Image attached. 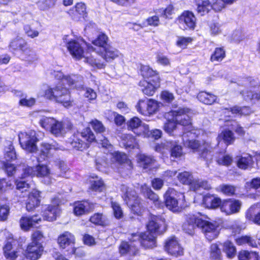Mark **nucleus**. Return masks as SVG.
<instances>
[{
    "instance_id": "obj_34",
    "label": "nucleus",
    "mask_w": 260,
    "mask_h": 260,
    "mask_svg": "<svg viewBox=\"0 0 260 260\" xmlns=\"http://www.w3.org/2000/svg\"><path fill=\"white\" fill-rule=\"evenodd\" d=\"M89 204L88 202H77L74 204V213L77 216H80L88 212Z\"/></svg>"
},
{
    "instance_id": "obj_37",
    "label": "nucleus",
    "mask_w": 260,
    "mask_h": 260,
    "mask_svg": "<svg viewBox=\"0 0 260 260\" xmlns=\"http://www.w3.org/2000/svg\"><path fill=\"white\" fill-rule=\"evenodd\" d=\"M141 74L144 79L149 80L154 79L155 77H158L156 71H153L147 66H142L140 69Z\"/></svg>"
},
{
    "instance_id": "obj_48",
    "label": "nucleus",
    "mask_w": 260,
    "mask_h": 260,
    "mask_svg": "<svg viewBox=\"0 0 260 260\" xmlns=\"http://www.w3.org/2000/svg\"><path fill=\"white\" fill-rule=\"evenodd\" d=\"M238 258L239 260H257L258 254L255 252L243 250L239 252Z\"/></svg>"
},
{
    "instance_id": "obj_35",
    "label": "nucleus",
    "mask_w": 260,
    "mask_h": 260,
    "mask_svg": "<svg viewBox=\"0 0 260 260\" xmlns=\"http://www.w3.org/2000/svg\"><path fill=\"white\" fill-rule=\"evenodd\" d=\"M197 10L201 15L208 13L212 9L211 3L209 0H196Z\"/></svg>"
},
{
    "instance_id": "obj_49",
    "label": "nucleus",
    "mask_w": 260,
    "mask_h": 260,
    "mask_svg": "<svg viewBox=\"0 0 260 260\" xmlns=\"http://www.w3.org/2000/svg\"><path fill=\"white\" fill-rule=\"evenodd\" d=\"M162 104L154 100H148L147 108L148 111V115H150L155 113L158 111L160 106Z\"/></svg>"
},
{
    "instance_id": "obj_29",
    "label": "nucleus",
    "mask_w": 260,
    "mask_h": 260,
    "mask_svg": "<svg viewBox=\"0 0 260 260\" xmlns=\"http://www.w3.org/2000/svg\"><path fill=\"white\" fill-rule=\"evenodd\" d=\"M203 203L207 208L214 209L221 206L222 202L220 199L210 194H207L204 197Z\"/></svg>"
},
{
    "instance_id": "obj_4",
    "label": "nucleus",
    "mask_w": 260,
    "mask_h": 260,
    "mask_svg": "<svg viewBox=\"0 0 260 260\" xmlns=\"http://www.w3.org/2000/svg\"><path fill=\"white\" fill-rule=\"evenodd\" d=\"M95 140L94 134L89 128H86L81 133L74 134L68 140V143L77 150H82L88 147V144L85 142H92Z\"/></svg>"
},
{
    "instance_id": "obj_63",
    "label": "nucleus",
    "mask_w": 260,
    "mask_h": 260,
    "mask_svg": "<svg viewBox=\"0 0 260 260\" xmlns=\"http://www.w3.org/2000/svg\"><path fill=\"white\" fill-rule=\"evenodd\" d=\"M24 55V58L29 62H33L38 59L36 54L29 48H27L23 53Z\"/></svg>"
},
{
    "instance_id": "obj_11",
    "label": "nucleus",
    "mask_w": 260,
    "mask_h": 260,
    "mask_svg": "<svg viewBox=\"0 0 260 260\" xmlns=\"http://www.w3.org/2000/svg\"><path fill=\"white\" fill-rule=\"evenodd\" d=\"M169 114L173 117L178 124L191 127V117L192 112L187 108H179L176 110L172 111Z\"/></svg>"
},
{
    "instance_id": "obj_25",
    "label": "nucleus",
    "mask_w": 260,
    "mask_h": 260,
    "mask_svg": "<svg viewBox=\"0 0 260 260\" xmlns=\"http://www.w3.org/2000/svg\"><path fill=\"white\" fill-rule=\"evenodd\" d=\"M41 221V218L38 215H34L30 217H22L19 221L20 226L23 231H28L36 224Z\"/></svg>"
},
{
    "instance_id": "obj_44",
    "label": "nucleus",
    "mask_w": 260,
    "mask_h": 260,
    "mask_svg": "<svg viewBox=\"0 0 260 260\" xmlns=\"http://www.w3.org/2000/svg\"><path fill=\"white\" fill-rule=\"evenodd\" d=\"M17 96H19L20 99L19 102L20 106L30 107L34 105L36 102V100L32 98H26L25 96L22 94L20 91L17 92Z\"/></svg>"
},
{
    "instance_id": "obj_20",
    "label": "nucleus",
    "mask_w": 260,
    "mask_h": 260,
    "mask_svg": "<svg viewBox=\"0 0 260 260\" xmlns=\"http://www.w3.org/2000/svg\"><path fill=\"white\" fill-rule=\"evenodd\" d=\"M201 220V219L197 215H186L185 221L182 225L183 231L189 235L192 234L197 227L200 228Z\"/></svg>"
},
{
    "instance_id": "obj_64",
    "label": "nucleus",
    "mask_w": 260,
    "mask_h": 260,
    "mask_svg": "<svg viewBox=\"0 0 260 260\" xmlns=\"http://www.w3.org/2000/svg\"><path fill=\"white\" fill-rule=\"evenodd\" d=\"M232 161V157L229 155H220L217 159V163L223 166H229Z\"/></svg>"
},
{
    "instance_id": "obj_21",
    "label": "nucleus",
    "mask_w": 260,
    "mask_h": 260,
    "mask_svg": "<svg viewBox=\"0 0 260 260\" xmlns=\"http://www.w3.org/2000/svg\"><path fill=\"white\" fill-rule=\"evenodd\" d=\"M165 249L169 254L176 256L182 255L183 254V248L175 237L170 238L166 241Z\"/></svg>"
},
{
    "instance_id": "obj_23",
    "label": "nucleus",
    "mask_w": 260,
    "mask_h": 260,
    "mask_svg": "<svg viewBox=\"0 0 260 260\" xmlns=\"http://www.w3.org/2000/svg\"><path fill=\"white\" fill-rule=\"evenodd\" d=\"M44 250L42 244H29L25 252L26 258L30 260H37L40 258Z\"/></svg>"
},
{
    "instance_id": "obj_16",
    "label": "nucleus",
    "mask_w": 260,
    "mask_h": 260,
    "mask_svg": "<svg viewBox=\"0 0 260 260\" xmlns=\"http://www.w3.org/2000/svg\"><path fill=\"white\" fill-rule=\"evenodd\" d=\"M171 149V155L175 158L180 157L183 155L182 147L177 145L176 142L167 141L164 143L156 145L155 150L156 151L164 153L165 149Z\"/></svg>"
},
{
    "instance_id": "obj_36",
    "label": "nucleus",
    "mask_w": 260,
    "mask_h": 260,
    "mask_svg": "<svg viewBox=\"0 0 260 260\" xmlns=\"http://www.w3.org/2000/svg\"><path fill=\"white\" fill-rule=\"evenodd\" d=\"M197 98L200 102L207 105L213 104L216 100V96L214 95L204 91L199 92Z\"/></svg>"
},
{
    "instance_id": "obj_5",
    "label": "nucleus",
    "mask_w": 260,
    "mask_h": 260,
    "mask_svg": "<svg viewBox=\"0 0 260 260\" xmlns=\"http://www.w3.org/2000/svg\"><path fill=\"white\" fill-rule=\"evenodd\" d=\"M121 191L123 194L122 197L131 211L135 214L140 215L144 211V207L136 191L125 185L121 186Z\"/></svg>"
},
{
    "instance_id": "obj_10",
    "label": "nucleus",
    "mask_w": 260,
    "mask_h": 260,
    "mask_svg": "<svg viewBox=\"0 0 260 260\" xmlns=\"http://www.w3.org/2000/svg\"><path fill=\"white\" fill-rule=\"evenodd\" d=\"M128 239L131 241H140L141 246L146 249L152 248L156 246V236L148 232L141 234H132Z\"/></svg>"
},
{
    "instance_id": "obj_47",
    "label": "nucleus",
    "mask_w": 260,
    "mask_h": 260,
    "mask_svg": "<svg viewBox=\"0 0 260 260\" xmlns=\"http://www.w3.org/2000/svg\"><path fill=\"white\" fill-rule=\"evenodd\" d=\"M35 169L36 176L38 177H48L50 174V170L46 165H39Z\"/></svg>"
},
{
    "instance_id": "obj_53",
    "label": "nucleus",
    "mask_w": 260,
    "mask_h": 260,
    "mask_svg": "<svg viewBox=\"0 0 260 260\" xmlns=\"http://www.w3.org/2000/svg\"><path fill=\"white\" fill-rule=\"evenodd\" d=\"M123 141V144L128 148H134L137 143L135 138L132 135L129 134H123L121 136Z\"/></svg>"
},
{
    "instance_id": "obj_56",
    "label": "nucleus",
    "mask_w": 260,
    "mask_h": 260,
    "mask_svg": "<svg viewBox=\"0 0 260 260\" xmlns=\"http://www.w3.org/2000/svg\"><path fill=\"white\" fill-rule=\"evenodd\" d=\"M90 221L94 224L104 225L106 224V218L102 214L97 213L90 217Z\"/></svg>"
},
{
    "instance_id": "obj_51",
    "label": "nucleus",
    "mask_w": 260,
    "mask_h": 260,
    "mask_svg": "<svg viewBox=\"0 0 260 260\" xmlns=\"http://www.w3.org/2000/svg\"><path fill=\"white\" fill-rule=\"evenodd\" d=\"M223 250L226 253L229 258L233 257L236 254V248L230 241H227L223 243Z\"/></svg>"
},
{
    "instance_id": "obj_6",
    "label": "nucleus",
    "mask_w": 260,
    "mask_h": 260,
    "mask_svg": "<svg viewBox=\"0 0 260 260\" xmlns=\"http://www.w3.org/2000/svg\"><path fill=\"white\" fill-rule=\"evenodd\" d=\"M18 138L21 147L23 149L30 152H34L37 150L36 143L38 139L35 131L21 132L19 134Z\"/></svg>"
},
{
    "instance_id": "obj_40",
    "label": "nucleus",
    "mask_w": 260,
    "mask_h": 260,
    "mask_svg": "<svg viewBox=\"0 0 260 260\" xmlns=\"http://www.w3.org/2000/svg\"><path fill=\"white\" fill-rule=\"evenodd\" d=\"M251 110L248 107H243L242 108L239 107L237 106L234 107L231 110L226 109L225 111V114H228V116H231L229 115V113L232 114H239L241 115H247L251 113Z\"/></svg>"
},
{
    "instance_id": "obj_28",
    "label": "nucleus",
    "mask_w": 260,
    "mask_h": 260,
    "mask_svg": "<svg viewBox=\"0 0 260 260\" xmlns=\"http://www.w3.org/2000/svg\"><path fill=\"white\" fill-rule=\"evenodd\" d=\"M66 126H67L68 128H71L70 123H62V122L55 119L54 122H53V124L52 125L49 131L51 134L56 136H62L66 133Z\"/></svg>"
},
{
    "instance_id": "obj_54",
    "label": "nucleus",
    "mask_w": 260,
    "mask_h": 260,
    "mask_svg": "<svg viewBox=\"0 0 260 260\" xmlns=\"http://www.w3.org/2000/svg\"><path fill=\"white\" fill-rule=\"evenodd\" d=\"M148 100H140L137 105L136 108L137 111L141 114L144 116L148 115V111L147 108Z\"/></svg>"
},
{
    "instance_id": "obj_18",
    "label": "nucleus",
    "mask_w": 260,
    "mask_h": 260,
    "mask_svg": "<svg viewBox=\"0 0 260 260\" xmlns=\"http://www.w3.org/2000/svg\"><path fill=\"white\" fill-rule=\"evenodd\" d=\"M200 228L205 234L206 238L211 241L216 238L219 233V226L216 223H213L201 219Z\"/></svg>"
},
{
    "instance_id": "obj_57",
    "label": "nucleus",
    "mask_w": 260,
    "mask_h": 260,
    "mask_svg": "<svg viewBox=\"0 0 260 260\" xmlns=\"http://www.w3.org/2000/svg\"><path fill=\"white\" fill-rule=\"evenodd\" d=\"M177 178L180 182L184 184H190L193 179L191 174L186 171L179 173Z\"/></svg>"
},
{
    "instance_id": "obj_8",
    "label": "nucleus",
    "mask_w": 260,
    "mask_h": 260,
    "mask_svg": "<svg viewBox=\"0 0 260 260\" xmlns=\"http://www.w3.org/2000/svg\"><path fill=\"white\" fill-rule=\"evenodd\" d=\"M126 125L128 130L132 131L137 136L146 137L149 135V126L137 117L131 118L127 122Z\"/></svg>"
},
{
    "instance_id": "obj_50",
    "label": "nucleus",
    "mask_w": 260,
    "mask_h": 260,
    "mask_svg": "<svg viewBox=\"0 0 260 260\" xmlns=\"http://www.w3.org/2000/svg\"><path fill=\"white\" fill-rule=\"evenodd\" d=\"M210 257L214 260H220L221 257V252L217 243H213L210 247Z\"/></svg>"
},
{
    "instance_id": "obj_61",
    "label": "nucleus",
    "mask_w": 260,
    "mask_h": 260,
    "mask_svg": "<svg viewBox=\"0 0 260 260\" xmlns=\"http://www.w3.org/2000/svg\"><path fill=\"white\" fill-rule=\"evenodd\" d=\"M54 120L55 119L53 118L44 117L40 120L39 123L44 128L50 130L52 125L54 122Z\"/></svg>"
},
{
    "instance_id": "obj_12",
    "label": "nucleus",
    "mask_w": 260,
    "mask_h": 260,
    "mask_svg": "<svg viewBox=\"0 0 260 260\" xmlns=\"http://www.w3.org/2000/svg\"><path fill=\"white\" fill-rule=\"evenodd\" d=\"M148 232L156 236L164 233L166 229L165 219L160 217L152 216L147 225Z\"/></svg>"
},
{
    "instance_id": "obj_32",
    "label": "nucleus",
    "mask_w": 260,
    "mask_h": 260,
    "mask_svg": "<svg viewBox=\"0 0 260 260\" xmlns=\"http://www.w3.org/2000/svg\"><path fill=\"white\" fill-rule=\"evenodd\" d=\"M100 52L102 53L103 58L107 61L113 60L119 57L120 55L119 51L117 49L109 45L106 48H103V49Z\"/></svg>"
},
{
    "instance_id": "obj_22",
    "label": "nucleus",
    "mask_w": 260,
    "mask_h": 260,
    "mask_svg": "<svg viewBox=\"0 0 260 260\" xmlns=\"http://www.w3.org/2000/svg\"><path fill=\"white\" fill-rule=\"evenodd\" d=\"M69 15L75 20L86 17L87 12L86 5L82 2L77 3L74 7L68 11Z\"/></svg>"
},
{
    "instance_id": "obj_46",
    "label": "nucleus",
    "mask_w": 260,
    "mask_h": 260,
    "mask_svg": "<svg viewBox=\"0 0 260 260\" xmlns=\"http://www.w3.org/2000/svg\"><path fill=\"white\" fill-rule=\"evenodd\" d=\"M107 36L104 34H101L98 36V38L95 40L92 41V43L94 45L100 47V51H102L103 48H106L108 46L107 44Z\"/></svg>"
},
{
    "instance_id": "obj_39",
    "label": "nucleus",
    "mask_w": 260,
    "mask_h": 260,
    "mask_svg": "<svg viewBox=\"0 0 260 260\" xmlns=\"http://www.w3.org/2000/svg\"><path fill=\"white\" fill-rule=\"evenodd\" d=\"M190 189L193 191H197L200 188L209 189L211 188L210 184L207 181L202 180H193L190 183Z\"/></svg>"
},
{
    "instance_id": "obj_2",
    "label": "nucleus",
    "mask_w": 260,
    "mask_h": 260,
    "mask_svg": "<svg viewBox=\"0 0 260 260\" xmlns=\"http://www.w3.org/2000/svg\"><path fill=\"white\" fill-rule=\"evenodd\" d=\"M44 96L51 101L61 103L66 107L71 105L70 92L61 82L49 86L45 91Z\"/></svg>"
},
{
    "instance_id": "obj_9",
    "label": "nucleus",
    "mask_w": 260,
    "mask_h": 260,
    "mask_svg": "<svg viewBox=\"0 0 260 260\" xmlns=\"http://www.w3.org/2000/svg\"><path fill=\"white\" fill-rule=\"evenodd\" d=\"M53 75L57 79L61 81V83L66 82L68 85L75 88H79L83 86V78L78 75L71 74L64 75L60 71H54Z\"/></svg>"
},
{
    "instance_id": "obj_31",
    "label": "nucleus",
    "mask_w": 260,
    "mask_h": 260,
    "mask_svg": "<svg viewBox=\"0 0 260 260\" xmlns=\"http://www.w3.org/2000/svg\"><path fill=\"white\" fill-rule=\"evenodd\" d=\"M141 191L143 195L151 200L156 207H159L160 206L161 202L158 196L153 192L148 186L145 184L142 185Z\"/></svg>"
},
{
    "instance_id": "obj_30",
    "label": "nucleus",
    "mask_w": 260,
    "mask_h": 260,
    "mask_svg": "<svg viewBox=\"0 0 260 260\" xmlns=\"http://www.w3.org/2000/svg\"><path fill=\"white\" fill-rule=\"evenodd\" d=\"M9 47L12 51H21L23 53L27 48L25 41L19 37H16L10 42Z\"/></svg>"
},
{
    "instance_id": "obj_43",
    "label": "nucleus",
    "mask_w": 260,
    "mask_h": 260,
    "mask_svg": "<svg viewBox=\"0 0 260 260\" xmlns=\"http://www.w3.org/2000/svg\"><path fill=\"white\" fill-rule=\"evenodd\" d=\"M5 256L7 258L15 259L17 256V251L13 250L12 242H8L4 247Z\"/></svg>"
},
{
    "instance_id": "obj_27",
    "label": "nucleus",
    "mask_w": 260,
    "mask_h": 260,
    "mask_svg": "<svg viewBox=\"0 0 260 260\" xmlns=\"http://www.w3.org/2000/svg\"><path fill=\"white\" fill-rule=\"evenodd\" d=\"M75 238L74 236L69 232H64L60 235L57 239V242L59 247L62 249L72 245L75 243Z\"/></svg>"
},
{
    "instance_id": "obj_3",
    "label": "nucleus",
    "mask_w": 260,
    "mask_h": 260,
    "mask_svg": "<svg viewBox=\"0 0 260 260\" xmlns=\"http://www.w3.org/2000/svg\"><path fill=\"white\" fill-rule=\"evenodd\" d=\"M196 135V130L192 129L184 133L182 136L184 146L198 152L201 157L208 159L211 153L210 144L189 139L193 138Z\"/></svg>"
},
{
    "instance_id": "obj_1",
    "label": "nucleus",
    "mask_w": 260,
    "mask_h": 260,
    "mask_svg": "<svg viewBox=\"0 0 260 260\" xmlns=\"http://www.w3.org/2000/svg\"><path fill=\"white\" fill-rule=\"evenodd\" d=\"M84 42L82 40H71L66 44L67 48L72 57L76 59H81L84 58V61L88 63L91 67L102 69L105 66L103 62H101L99 59L93 58L92 56H85L83 50Z\"/></svg>"
},
{
    "instance_id": "obj_62",
    "label": "nucleus",
    "mask_w": 260,
    "mask_h": 260,
    "mask_svg": "<svg viewBox=\"0 0 260 260\" xmlns=\"http://www.w3.org/2000/svg\"><path fill=\"white\" fill-rule=\"evenodd\" d=\"M177 122L175 120H173V117L168 120V121L164 125V130L167 133L171 134L177 128Z\"/></svg>"
},
{
    "instance_id": "obj_41",
    "label": "nucleus",
    "mask_w": 260,
    "mask_h": 260,
    "mask_svg": "<svg viewBox=\"0 0 260 260\" xmlns=\"http://www.w3.org/2000/svg\"><path fill=\"white\" fill-rule=\"evenodd\" d=\"M159 24L160 20L159 17L157 15H153L148 17L141 24L138 25V26L140 28L147 27L148 26L157 27Z\"/></svg>"
},
{
    "instance_id": "obj_24",
    "label": "nucleus",
    "mask_w": 260,
    "mask_h": 260,
    "mask_svg": "<svg viewBox=\"0 0 260 260\" xmlns=\"http://www.w3.org/2000/svg\"><path fill=\"white\" fill-rule=\"evenodd\" d=\"M130 243L127 242L123 241L121 243L119 246V252L121 255L126 254L135 255H136L139 251L137 245L133 243L135 241H131Z\"/></svg>"
},
{
    "instance_id": "obj_38",
    "label": "nucleus",
    "mask_w": 260,
    "mask_h": 260,
    "mask_svg": "<svg viewBox=\"0 0 260 260\" xmlns=\"http://www.w3.org/2000/svg\"><path fill=\"white\" fill-rule=\"evenodd\" d=\"M217 139L219 141L223 140L228 145L232 144L234 142L235 137L232 131L230 130H224L219 134Z\"/></svg>"
},
{
    "instance_id": "obj_42",
    "label": "nucleus",
    "mask_w": 260,
    "mask_h": 260,
    "mask_svg": "<svg viewBox=\"0 0 260 260\" xmlns=\"http://www.w3.org/2000/svg\"><path fill=\"white\" fill-rule=\"evenodd\" d=\"M252 162V157L249 154H245L242 156L238 160L237 165L242 169H247Z\"/></svg>"
},
{
    "instance_id": "obj_33",
    "label": "nucleus",
    "mask_w": 260,
    "mask_h": 260,
    "mask_svg": "<svg viewBox=\"0 0 260 260\" xmlns=\"http://www.w3.org/2000/svg\"><path fill=\"white\" fill-rule=\"evenodd\" d=\"M113 159L123 166L122 168H126L128 170H131L132 168L131 161L127 159V156L124 153L114 152Z\"/></svg>"
},
{
    "instance_id": "obj_59",
    "label": "nucleus",
    "mask_w": 260,
    "mask_h": 260,
    "mask_svg": "<svg viewBox=\"0 0 260 260\" xmlns=\"http://www.w3.org/2000/svg\"><path fill=\"white\" fill-rule=\"evenodd\" d=\"M90 124L96 133L101 134L106 131V128L102 122L97 119L92 120L90 122Z\"/></svg>"
},
{
    "instance_id": "obj_17",
    "label": "nucleus",
    "mask_w": 260,
    "mask_h": 260,
    "mask_svg": "<svg viewBox=\"0 0 260 260\" xmlns=\"http://www.w3.org/2000/svg\"><path fill=\"white\" fill-rule=\"evenodd\" d=\"M242 205V202L238 200H226L222 202L220 210L227 215L234 214L240 212Z\"/></svg>"
},
{
    "instance_id": "obj_45",
    "label": "nucleus",
    "mask_w": 260,
    "mask_h": 260,
    "mask_svg": "<svg viewBox=\"0 0 260 260\" xmlns=\"http://www.w3.org/2000/svg\"><path fill=\"white\" fill-rule=\"evenodd\" d=\"M137 157L138 161L145 168L152 165L155 162V159L152 157L144 154H139Z\"/></svg>"
},
{
    "instance_id": "obj_13",
    "label": "nucleus",
    "mask_w": 260,
    "mask_h": 260,
    "mask_svg": "<svg viewBox=\"0 0 260 260\" xmlns=\"http://www.w3.org/2000/svg\"><path fill=\"white\" fill-rule=\"evenodd\" d=\"M59 149L58 144L55 142L51 144L42 142L40 144V149L35 156L37 157L38 162H42L49 158L52 156L55 150Z\"/></svg>"
},
{
    "instance_id": "obj_60",
    "label": "nucleus",
    "mask_w": 260,
    "mask_h": 260,
    "mask_svg": "<svg viewBox=\"0 0 260 260\" xmlns=\"http://www.w3.org/2000/svg\"><path fill=\"white\" fill-rule=\"evenodd\" d=\"M111 207L113 209V212L114 217L117 219L122 218L123 214L122 210L119 204L115 202H111Z\"/></svg>"
},
{
    "instance_id": "obj_58",
    "label": "nucleus",
    "mask_w": 260,
    "mask_h": 260,
    "mask_svg": "<svg viewBox=\"0 0 260 260\" xmlns=\"http://www.w3.org/2000/svg\"><path fill=\"white\" fill-rule=\"evenodd\" d=\"M93 179L95 180H91V188L94 191H101L104 188V184L103 181L99 178L97 176L92 177Z\"/></svg>"
},
{
    "instance_id": "obj_7",
    "label": "nucleus",
    "mask_w": 260,
    "mask_h": 260,
    "mask_svg": "<svg viewBox=\"0 0 260 260\" xmlns=\"http://www.w3.org/2000/svg\"><path fill=\"white\" fill-rule=\"evenodd\" d=\"M180 197H182L183 199L184 198L183 194L177 192L173 188H169L165 195L167 207L174 212L181 211L184 208V205L181 203L179 204L178 201L176 199H180Z\"/></svg>"
},
{
    "instance_id": "obj_15",
    "label": "nucleus",
    "mask_w": 260,
    "mask_h": 260,
    "mask_svg": "<svg viewBox=\"0 0 260 260\" xmlns=\"http://www.w3.org/2000/svg\"><path fill=\"white\" fill-rule=\"evenodd\" d=\"M180 28L194 29L196 24V18L193 13L189 11H184L177 19Z\"/></svg>"
},
{
    "instance_id": "obj_14",
    "label": "nucleus",
    "mask_w": 260,
    "mask_h": 260,
    "mask_svg": "<svg viewBox=\"0 0 260 260\" xmlns=\"http://www.w3.org/2000/svg\"><path fill=\"white\" fill-rule=\"evenodd\" d=\"M59 203V199L55 198L52 200L51 204L44 206L43 216L45 220L52 221L56 219L60 213Z\"/></svg>"
},
{
    "instance_id": "obj_26",
    "label": "nucleus",
    "mask_w": 260,
    "mask_h": 260,
    "mask_svg": "<svg viewBox=\"0 0 260 260\" xmlns=\"http://www.w3.org/2000/svg\"><path fill=\"white\" fill-rule=\"evenodd\" d=\"M40 192L37 190H33L29 194L26 203V209L30 211L38 207L40 203Z\"/></svg>"
},
{
    "instance_id": "obj_19",
    "label": "nucleus",
    "mask_w": 260,
    "mask_h": 260,
    "mask_svg": "<svg viewBox=\"0 0 260 260\" xmlns=\"http://www.w3.org/2000/svg\"><path fill=\"white\" fill-rule=\"evenodd\" d=\"M139 86L144 94L152 96L159 87V78L158 77H155L152 80L143 79L139 82Z\"/></svg>"
},
{
    "instance_id": "obj_55",
    "label": "nucleus",
    "mask_w": 260,
    "mask_h": 260,
    "mask_svg": "<svg viewBox=\"0 0 260 260\" xmlns=\"http://www.w3.org/2000/svg\"><path fill=\"white\" fill-rule=\"evenodd\" d=\"M225 55V51L222 48H216L211 56L210 60L212 62L221 61Z\"/></svg>"
},
{
    "instance_id": "obj_52",
    "label": "nucleus",
    "mask_w": 260,
    "mask_h": 260,
    "mask_svg": "<svg viewBox=\"0 0 260 260\" xmlns=\"http://www.w3.org/2000/svg\"><path fill=\"white\" fill-rule=\"evenodd\" d=\"M236 242L239 245L247 244L252 247H255L256 246L255 241L251 237L247 236H242L237 238Z\"/></svg>"
}]
</instances>
